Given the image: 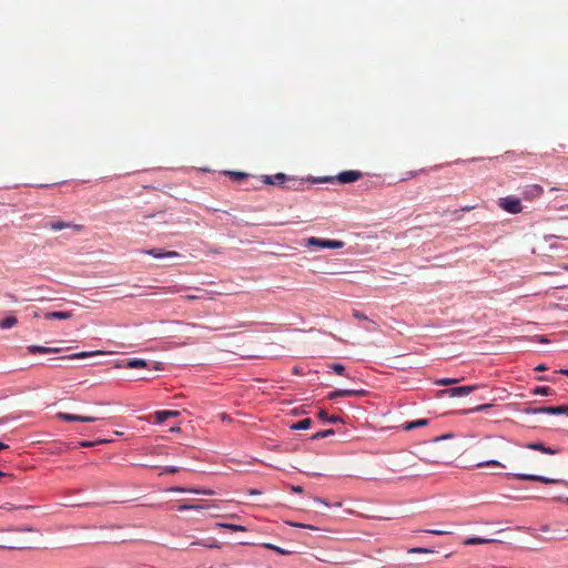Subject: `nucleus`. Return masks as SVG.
I'll return each mask as SVG.
<instances>
[{"instance_id": "nucleus-1", "label": "nucleus", "mask_w": 568, "mask_h": 568, "mask_svg": "<svg viewBox=\"0 0 568 568\" xmlns=\"http://www.w3.org/2000/svg\"><path fill=\"white\" fill-rule=\"evenodd\" d=\"M507 476L508 477H513V478H517V479H520V480H532V481H539V483H544V484H564V485H568V483L566 480L549 478V477L541 476V475L523 474V473L513 474L511 473V474H507Z\"/></svg>"}, {"instance_id": "nucleus-2", "label": "nucleus", "mask_w": 568, "mask_h": 568, "mask_svg": "<svg viewBox=\"0 0 568 568\" xmlns=\"http://www.w3.org/2000/svg\"><path fill=\"white\" fill-rule=\"evenodd\" d=\"M479 385H465V386H457L452 387L448 389H442L438 392V396L443 397L445 395H448L449 397H464L473 393L474 390L478 389Z\"/></svg>"}, {"instance_id": "nucleus-3", "label": "nucleus", "mask_w": 568, "mask_h": 568, "mask_svg": "<svg viewBox=\"0 0 568 568\" xmlns=\"http://www.w3.org/2000/svg\"><path fill=\"white\" fill-rule=\"evenodd\" d=\"M306 244L308 246H317L320 248H342L345 243L339 240H328V239H320V237H308L306 240Z\"/></svg>"}, {"instance_id": "nucleus-4", "label": "nucleus", "mask_w": 568, "mask_h": 568, "mask_svg": "<svg viewBox=\"0 0 568 568\" xmlns=\"http://www.w3.org/2000/svg\"><path fill=\"white\" fill-rule=\"evenodd\" d=\"M499 206L508 213L517 214L523 211V205L519 199L514 196H506L499 199Z\"/></svg>"}, {"instance_id": "nucleus-5", "label": "nucleus", "mask_w": 568, "mask_h": 568, "mask_svg": "<svg viewBox=\"0 0 568 568\" xmlns=\"http://www.w3.org/2000/svg\"><path fill=\"white\" fill-rule=\"evenodd\" d=\"M57 418L63 422H82V423H94L99 420L98 417L94 416H84V415H77V414H70V413H62L59 412L57 414Z\"/></svg>"}, {"instance_id": "nucleus-6", "label": "nucleus", "mask_w": 568, "mask_h": 568, "mask_svg": "<svg viewBox=\"0 0 568 568\" xmlns=\"http://www.w3.org/2000/svg\"><path fill=\"white\" fill-rule=\"evenodd\" d=\"M529 414H550V415H561L567 412V406H540L536 408H530L526 410Z\"/></svg>"}, {"instance_id": "nucleus-7", "label": "nucleus", "mask_w": 568, "mask_h": 568, "mask_svg": "<svg viewBox=\"0 0 568 568\" xmlns=\"http://www.w3.org/2000/svg\"><path fill=\"white\" fill-rule=\"evenodd\" d=\"M362 172L361 171H354V170H349V171H343L341 172L337 176H336V180L339 182V183H352V182H355L357 181L361 176H362Z\"/></svg>"}, {"instance_id": "nucleus-8", "label": "nucleus", "mask_w": 568, "mask_h": 568, "mask_svg": "<svg viewBox=\"0 0 568 568\" xmlns=\"http://www.w3.org/2000/svg\"><path fill=\"white\" fill-rule=\"evenodd\" d=\"M145 254L153 256L154 258L165 257H178L180 254L175 251H163L161 248H151L143 251Z\"/></svg>"}, {"instance_id": "nucleus-9", "label": "nucleus", "mask_w": 568, "mask_h": 568, "mask_svg": "<svg viewBox=\"0 0 568 568\" xmlns=\"http://www.w3.org/2000/svg\"><path fill=\"white\" fill-rule=\"evenodd\" d=\"M526 448L531 450H539L544 454L555 455L559 453V449L551 448L548 446H545V444L537 442V443H528L525 445Z\"/></svg>"}, {"instance_id": "nucleus-10", "label": "nucleus", "mask_w": 568, "mask_h": 568, "mask_svg": "<svg viewBox=\"0 0 568 568\" xmlns=\"http://www.w3.org/2000/svg\"><path fill=\"white\" fill-rule=\"evenodd\" d=\"M49 227L52 231H61V230H64V229H73L75 231H81L83 226L79 225V224H72V223L63 222V221H53V222H51L49 224Z\"/></svg>"}, {"instance_id": "nucleus-11", "label": "nucleus", "mask_w": 568, "mask_h": 568, "mask_svg": "<svg viewBox=\"0 0 568 568\" xmlns=\"http://www.w3.org/2000/svg\"><path fill=\"white\" fill-rule=\"evenodd\" d=\"M179 415V410H158L154 413V418L156 424H162L168 418L178 417Z\"/></svg>"}, {"instance_id": "nucleus-12", "label": "nucleus", "mask_w": 568, "mask_h": 568, "mask_svg": "<svg viewBox=\"0 0 568 568\" xmlns=\"http://www.w3.org/2000/svg\"><path fill=\"white\" fill-rule=\"evenodd\" d=\"M542 193H544V189L538 184L529 185L524 191L525 197L530 199V200L539 197Z\"/></svg>"}, {"instance_id": "nucleus-13", "label": "nucleus", "mask_w": 568, "mask_h": 568, "mask_svg": "<svg viewBox=\"0 0 568 568\" xmlns=\"http://www.w3.org/2000/svg\"><path fill=\"white\" fill-rule=\"evenodd\" d=\"M73 316L72 311H63V312H48L44 314L45 320H69Z\"/></svg>"}, {"instance_id": "nucleus-14", "label": "nucleus", "mask_w": 568, "mask_h": 568, "mask_svg": "<svg viewBox=\"0 0 568 568\" xmlns=\"http://www.w3.org/2000/svg\"><path fill=\"white\" fill-rule=\"evenodd\" d=\"M286 175L284 173H277L274 175H264L263 181L272 185H281L285 182Z\"/></svg>"}, {"instance_id": "nucleus-15", "label": "nucleus", "mask_w": 568, "mask_h": 568, "mask_svg": "<svg viewBox=\"0 0 568 568\" xmlns=\"http://www.w3.org/2000/svg\"><path fill=\"white\" fill-rule=\"evenodd\" d=\"M429 424V419L428 418H420V419H417V420H412V422H406L403 424V429L408 432V430H412V429H415V428H418V427H424V426H427Z\"/></svg>"}, {"instance_id": "nucleus-16", "label": "nucleus", "mask_w": 568, "mask_h": 568, "mask_svg": "<svg viewBox=\"0 0 568 568\" xmlns=\"http://www.w3.org/2000/svg\"><path fill=\"white\" fill-rule=\"evenodd\" d=\"M28 351L31 354H37V353L48 354V353H55L59 351V348L45 347V346H40V345H30V346H28Z\"/></svg>"}, {"instance_id": "nucleus-17", "label": "nucleus", "mask_w": 568, "mask_h": 568, "mask_svg": "<svg viewBox=\"0 0 568 568\" xmlns=\"http://www.w3.org/2000/svg\"><path fill=\"white\" fill-rule=\"evenodd\" d=\"M496 541L497 540L493 539V538L469 537L464 540V544L467 546H473V545L490 544V542H496Z\"/></svg>"}, {"instance_id": "nucleus-18", "label": "nucleus", "mask_w": 568, "mask_h": 568, "mask_svg": "<svg viewBox=\"0 0 568 568\" xmlns=\"http://www.w3.org/2000/svg\"><path fill=\"white\" fill-rule=\"evenodd\" d=\"M356 394H357V390H354V389H336L328 394V398L335 399L337 397H346V396H352V395H356Z\"/></svg>"}, {"instance_id": "nucleus-19", "label": "nucleus", "mask_w": 568, "mask_h": 568, "mask_svg": "<svg viewBox=\"0 0 568 568\" xmlns=\"http://www.w3.org/2000/svg\"><path fill=\"white\" fill-rule=\"evenodd\" d=\"M212 505L210 504H197V505H194V504H182L178 507V509L180 511H184V510H190V509H194V510H201V509H207V508H211Z\"/></svg>"}, {"instance_id": "nucleus-20", "label": "nucleus", "mask_w": 568, "mask_h": 568, "mask_svg": "<svg viewBox=\"0 0 568 568\" xmlns=\"http://www.w3.org/2000/svg\"><path fill=\"white\" fill-rule=\"evenodd\" d=\"M313 422L311 418H304L291 425V428L294 430H306L311 428Z\"/></svg>"}, {"instance_id": "nucleus-21", "label": "nucleus", "mask_w": 568, "mask_h": 568, "mask_svg": "<svg viewBox=\"0 0 568 568\" xmlns=\"http://www.w3.org/2000/svg\"><path fill=\"white\" fill-rule=\"evenodd\" d=\"M149 364L145 359L142 358H131L128 359L125 367L128 368H140V367H148Z\"/></svg>"}, {"instance_id": "nucleus-22", "label": "nucleus", "mask_w": 568, "mask_h": 568, "mask_svg": "<svg viewBox=\"0 0 568 568\" xmlns=\"http://www.w3.org/2000/svg\"><path fill=\"white\" fill-rule=\"evenodd\" d=\"M17 323H18V320L16 316H8L0 322V328L9 329V328L13 327Z\"/></svg>"}, {"instance_id": "nucleus-23", "label": "nucleus", "mask_w": 568, "mask_h": 568, "mask_svg": "<svg viewBox=\"0 0 568 568\" xmlns=\"http://www.w3.org/2000/svg\"><path fill=\"white\" fill-rule=\"evenodd\" d=\"M216 526L221 527V528H226V529H230L233 531H245L246 530V527H244L242 525H236V524L217 523Z\"/></svg>"}, {"instance_id": "nucleus-24", "label": "nucleus", "mask_w": 568, "mask_h": 568, "mask_svg": "<svg viewBox=\"0 0 568 568\" xmlns=\"http://www.w3.org/2000/svg\"><path fill=\"white\" fill-rule=\"evenodd\" d=\"M318 417L323 419L324 422L328 423H338L342 422V418L339 416H328V414L325 410H321L318 413Z\"/></svg>"}, {"instance_id": "nucleus-25", "label": "nucleus", "mask_w": 568, "mask_h": 568, "mask_svg": "<svg viewBox=\"0 0 568 568\" xmlns=\"http://www.w3.org/2000/svg\"><path fill=\"white\" fill-rule=\"evenodd\" d=\"M192 545H201L206 548H220V545L215 539L199 540V541L192 542Z\"/></svg>"}, {"instance_id": "nucleus-26", "label": "nucleus", "mask_w": 568, "mask_h": 568, "mask_svg": "<svg viewBox=\"0 0 568 568\" xmlns=\"http://www.w3.org/2000/svg\"><path fill=\"white\" fill-rule=\"evenodd\" d=\"M534 394L540 396H550L554 394V390L548 386H538L534 389Z\"/></svg>"}, {"instance_id": "nucleus-27", "label": "nucleus", "mask_w": 568, "mask_h": 568, "mask_svg": "<svg viewBox=\"0 0 568 568\" xmlns=\"http://www.w3.org/2000/svg\"><path fill=\"white\" fill-rule=\"evenodd\" d=\"M334 433H335L334 429L320 430L312 436V439L316 440V439L325 438L331 435H334Z\"/></svg>"}, {"instance_id": "nucleus-28", "label": "nucleus", "mask_w": 568, "mask_h": 568, "mask_svg": "<svg viewBox=\"0 0 568 568\" xmlns=\"http://www.w3.org/2000/svg\"><path fill=\"white\" fill-rule=\"evenodd\" d=\"M485 466H503L500 462L496 459H487L476 464V467L481 468Z\"/></svg>"}, {"instance_id": "nucleus-29", "label": "nucleus", "mask_w": 568, "mask_h": 568, "mask_svg": "<svg viewBox=\"0 0 568 568\" xmlns=\"http://www.w3.org/2000/svg\"><path fill=\"white\" fill-rule=\"evenodd\" d=\"M460 379L459 378H440L435 382L436 385H454L457 384Z\"/></svg>"}, {"instance_id": "nucleus-30", "label": "nucleus", "mask_w": 568, "mask_h": 568, "mask_svg": "<svg viewBox=\"0 0 568 568\" xmlns=\"http://www.w3.org/2000/svg\"><path fill=\"white\" fill-rule=\"evenodd\" d=\"M112 440L111 439H99V440H95V442H90V440H84V442H81L80 443V446L82 447H92L97 444H106V443H111Z\"/></svg>"}, {"instance_id": "nucleus-31", "label": "nucleus", "mask_w": 568, "mask_h": 568, "mask_svg": "<svg viewBox=\"0 0 568 568\" xmlns=\"http://www.w3.org/2000/svg\"><path fill=\"white\" fill-rule=\"evenodd\" d=\"M100 352H95V354H99ZM94 355V352H80L74 353L68 356V358L74 359V358H85L88 356Z\"/></svg>"}, {"instance_id": "nucleus-32", "label": "nucleus", "mask_w": 568, "mask_h": 568, "mask_svg": "<svg viewBox=\"0 0 568 568\" xmlns=\"http://www.w3.org/2000/svg\"><path fill=\"white\" fill-rule=\"evenodd\" d=\"M3 529H0V531H2ZM7 531H34V529L31 527V526H22V527H13V526H10L9 528L6 529Z\"/></svg>"}, {"instance_id": "nucleus-33", "label": "nucleus", "mask_w": 568, "mask_h": 568, "mask_svg": "<svg viewBox=\"0 0 568 568\" xmlns=\"http://www.w3.org/2000/svg\"><path fill=\"white\" fill-rule=\"evenodd\" d=\"M408 552H410V554H430V552H434V550L429 549V548H424V547H415V548H410L408 550Z\"/></svg>"}, {"instance_id": "nucleus-34", "label": "nucleus", "mask_w": 568, "mask_h": 568, "mask_svg": "<svg viewBox=\"0 0 568 568\" xmlns=\"http://www.w3.org/2000/svg\"><path fill=\"white\" fill-rule=\"evenodd\" d=\"M189 493H193V494H197V495H206V496H212L214 495V491L211 490V489H197V488H192L189 490Z\"/></svg>"}, {"instance_id": "nucleus-35", "label": "nucleus", "mask_w": 568, "mask_h": 568, "mask_svg": "<svg viewBox=\"0 0 568 568\" xmlns=\"http://www.w3.org/2000/svg\"><path fill=\"white\" fill-rule=\"evenodd\" d=\"M180 469H181V467H178V466H165V467H163L161 475L162 474H175Z\"/></svg>"}, {"instance_id": "nucleus-36", "label": "nucleus", "mask_w": 568, "mask_h": 568, "mask_svg": "<svg viewBox=\"0 0 568 568\" xmlns=\"http://www.w3.org/2000/svg\"><path fill=\"white\" fill-rule=\"evenodd\" d=\"M331 368L338 375H343L345 372V367L339 363H334Z\"/></svg>"}, {"instance_id": "nucleus-37", "label": "nucleus", "mask_w": 568, "mask_h": 568, "mask_svg": "<svg viewBox=\"0 0 568 568\" xmlns=\"http://www.w3.org/2000/svg\"><path fill=\"white\" fill-rule=\"evenodd\" d=\"M568 537L564 532L556 530V531H554V535L549 539L550 540H565Z\"/></svg>"}, {"instance_id": "nucleus-38", "label": "nucleus", "mask_w": 568, "mask_h": 568, "mask_svg": "<svg viewBox=\"0 0 568 568\" xmlns=\"http://www.w3.org/2000/svg\"><path fill=\"white\" fill-rule=\"evenodd\" d=\"M490 407H491V405H490V404H481V405H478V406H476V407H474V408L469 409L468 412H469V413L484 412V410H486V409H488V408H490Z\"/></svg>"}, {"instance_id": "nucleus-39", "label": "nucleus", "mask_w": 568, "mask_h": 568, "mask_svg": "<svg viewBox=\"0 0 568 568\" xmlns=\"http://www.w3.org/2000/svg\"><path fill=\"white\" fill-rule=\"evenodd\" d=\"M424 531L427 532V534L437 535V536L449 534V531L442 530V529H426Z\"/></svg>"}, {"instance_id": "nucleus-40", "label": "nucleus", "mask_w": 568, "mask_h": 568, "mask_svg": "<svg viewBox=\"0 0 568 568\" xmlns=\"http://www.w3.org/2000/svg\"><path fill=\"white\" fill-rule=\"evenodd\" d=\"M191 488H184V487H179V486H175V487H170L168 489V491L170 493H189Z\"/></svg>"}, {"instance_id": "nucleus-41", "label": "nucleus", "mask_w": 568, "mask_h": 568, "mask_svg": "<svg viewBox=\"0 0 568 568\" xmlns=\"http://www.w3.org/2000/svg\"><path fill=\"white\" fill-rule=\"evenodd\" d=\"M0 548H6V549H11V550H22V549H28L29 547L28 546H6V545H0Z\"/></svg>"}, {"instance_id": "nucleus-42", "label": "nucleus", "mask_w": 568, "mask_h": 568, "mask_svg": "<svg viewBox=\"0 0 568 568\" xmlns=\"http://www.w3.org/2000/svg\"><path fill=\"white\" fill-rule=\"evenodd\" d=\"M184 290L183 286H180V285H175V286H172L170 288H168V293H180Z\"/></svg>"}, {"instance_id": "nucleus-43", "label": "nucleus", "mask_w": 568, "mask_h": 568, "mask_svg": "<svg viewBox=\"0 0 568 568\" xmlns=\"http://www.w3.org/2000/svg\"><path fill=\"white\" fill-rule=\"evenodd\" d=\"M353 316L357 320H367V316L359 311H354Z\"/></svg>"}, {"instance_id": "nucleus-44", "label": "nucleus", "mask_w": 568, "mask_h": 568, "mask_svg": "<svg viewBox=\"0 0 568 568\" xmlns=\"http://www.w3.org/2000/svg\"><path fill=\"white\" fill-rule=\"evenodd\" d=\"M453 435L452 434H446V435H442V436H438V437H435L433 439L434 443H437V442H440V440H444V439H448V438H452Z\"/></svg>"}, {"instance_id": "nucleus-45", "label": "nucleus", "mask_w": 568, "mask_h": 568, "mask_svg": "<svg viewBox=\"0 0 568 568\" xmlns=\"http://www.w3.org/2000/svg\"><path fill=\"white\" fill-rule=\"evenodd\" d=\"M293 526L301 527V528H307V529H312V530H316L317 529L316 527H314L312 525L300 524V523L293 524Z\"/></svg>"}, {"instance_id": "nucleus-46", "label": "nucleus", "mask_w": 568, "mask_h": 568, "mask_svg": "<svg viewBox=\"0 0 568 568\" xmlns=\"http://www.w3.org/2000/svg\"><path fill=\"white\" fill-rule=\"evenodd\" d=\"M231 175L235 176L236 179H243L246 176L245 173L242 172H229Z\"/></svg>"}, {"instance_id": "nucleus-47", "label": "nucleus", "mask_w": 568, "mask_h": 568, "mask_svg": "<svg viewBox=\"0 0 568 568\" xmlns=\"http://www.w3.org/2000/svg\"><path fill=\"white\" fill-rule=\"evenodd\" d=\"M184 298L187 301H194V300L203 298V295H186Z\"/></svg>"}, {"instance_id": "nucleus-48", "label": "nucleus", "mask_w": 568, "mask_h": 568, "mask_svg": "<svg viewBox=\"0 0 568 568\" xmlns=\"http://www.w3.org/2000/svg\"><path fill=\"white\" fill-rule=\"evenodd\" d=\"M82 505L81 503H64L63 506H67V507H74V506H80Z\"/></svg>"}, {"instance_id": "nucleus-49", "label": "nucleus", "mask_w": 568, "mask_h": 568, "mask_svg": "<svg viewBox=\"0 0 568 568\" xmlns=\"http://www.w3.org/2000/svg\"><path fill=\"white\" fill-rule=\"evenodd\" d=\"M322 561L329 562V564H339L336 559H321Z\"/></svg>"}, {"instance_id": "nucleus-50", "label": "nucleus", "mask_w": 568, "mask_h": 568, "mask_svg": "<svg viewBox=\"0 0 568 568\" xmlns=\"http://www.w3.org/2000/svg\"><path fill=\"white\" fill-rule=\"evenodd\" d=\"M292 490L295 493H302L303 488L301 486H293Z\"/></svg>"}, {"instance_id": "nucleus-51", "label": "nucleus", "mask_w": 568, "mask_h": 568, "mask_svg": "<svg viewBox=\"0 0 568 568\" xmlns=\"http://www.w3.org/2000/svg\"><path fill=\"white\" fill-rule=\"evenodd\" d=\"M547 369V366L544 365V364H540L536 367V371H546Z\"/></svg>"}, {"instance_id": "nucleus-52", "label": "nucleus", "mask_w": 568, "mask_h": 568, "mask_svg": "<svg viewBox=\"0 0 568 568\" xmlns=\"http://www.w3.org/2000/svg\"><path fill=\"white\" fill-rule=\"evenodd\" d=\"M314 501L315 503H318V504H324L326 506H328V504L326 501H324L322 498H314Z\"/></svg>"}, {"instance_id": "nucleus-53", "label": "nucleus", "mask_w": 568, "mask_h": 568, "mask_svg": "<svg viewBox=\"0 0 568 568\" xmlns=\"http://www.w3.org/2000/svg\"><path fill=\"white\" fill-rule=\"evenodd\" d=\"M540 530L544 531V532H547L550 530L549 526L548 525H544L540 527Z\"/></svg>"}, {"instance_id": "nucleus-54", "label": "nucleus", "mask_w": 568, "mask_h": 568, "mask_svg": "<svg viewBox=\"0 0 568 568\" xmlns=\"http://www.w3.org/2000/svg\"><path fill=\"white\" fill-rule=\"evenodd\" d=\"M274 550L280 554H286V551L284 549H282L281 547H277V546L274 547Z\"/></svg>"}, {"instance_id": "nucleus-55", "label": "nucleus", "mask_w": 568, "mask_h": 568, "mask_svg": "<svg viewBox=\"0 0 568 568\" xmlns=\"http://www.w3.org/2000/svg\"><path fill=\"white\" fill-rule=\"evenodd\" d=\"M22 508L28 509V508H30V506H18V507L13 506V507H10L9 509L12 510V509H22Z\"/></svg>"}, {"instance_id": "nucleus-56", "label": "nucleus", "mask_w": 568, "mask_h": 568, "mask_svg": "<svg viewBox=\"0 0 568 568\" xmlns=\"http://www.w3.org/2000/svg\"><path fill=\"white\" fill-rule=\"evenodd\" d=\"M170 432H172V433L180 432V427L179 426L171 427Z\"/></svg>"}, {"instance_id": "nucleus-57", "label": "nucleus", "mask_w": 568, "mask_h": 568, "mask_svg": "<svg viewBox=\"0 0 568 568\" xmlns=\"http://www.w3.org/2000/svg\"><path fill=\"white\" fill-rule=\"evenodd\" d=\"M559 373L568 376V369L567 368L560 369Z\"/></svg>"}, {"instance_id": "nucleus-58", "label": "nucleus", "mask_w": 568, "mask_h": 568, "mask_svg": "<svg viewBox=\"0 0 568 568\" xmlns=\"http://www.w3.org/2000/svg\"><path fill=\"white\" fill-rule=\"evenodd\" d=\"M264 546H265L266 548H268V549H273V550H274V547H275V546H274V545H272V544H265Z\"/></svg>"}, {"instance_id": "nucleus-59", "label": "nucleus", "mask_w": 568, "mask_h": 568, "mask_svg": "<svg viewBox=\"0 0 568 568\" xmlns=\"http://www.w3.org/2000/svg\"><path fill=\"white\" fill-rule=\"evenodd\" d=\"M539 341H540L541 343H548V339H547L546 337H544V336H541V337L539 338Z\"/></svg>"}, {"instance_id": "nucleus-60", "label": "nucleus", "mask_w": 568, "mask_h": 568, "mask_svg": "<svg viewBox=\"0 0 568 568\" xmlns=\"http://www.w3.org/2000/svg\"><path fill=\"white\" fill-rule=\"evenodd\" d=\"M4 448H8V445L3 444V443H0V450L4 449Z\"/></svg>"}, {"instance_id": "nucleus-61", "label": "nucleus", "mask_w": 568, "mask_h": 568, "mask_svg": "<svg viewBox=\"0 0 568 568\" xmlns=\"http://www.w3.org/2000/svg\"><path fill=\"white\" fill-rule=\"evenodd\" d=\"M473 207H474V206H465V207H463L462 210H463V211H470Z\"/></svg>"}, {"instance_id": "nucleus-62", "label": "nucleus", "mask_w": 568, "mask_h": 568, "mask_svg": "<svg viewBox=\"0 0 568 568\" xmlns=\"http://www.w3.org/2000/svg\"><path fill=\"white\" fill-rule=\"evenodd\" d=\"M160 365H161V364H160V363H158V364L154 366V368H155V369H160Z\"/></svg>"}, {"instance_id": "nucleus-63", "label": "nucleus", "mask_w": 568, "mask_h": 568, "mask_svg": "<svg viewBox=\"0 0 568 568\" xmlns=\"http://www.w3.org/2000/svg\"><path fill=\"white\" fill-rule=\"evenodd\" d=\"M294 373L298 374L300 373L298 368H294Z\"/></svg>"}, {"instance_id": "nucleus-64", "label": "nucleus", "mask_w": 568, "mask_h": 568, "mask_svg": "<svg viewBox=\"0 0 568 568\" xmlns=\"http://www.w3.org/2000/svg\"><path fill=\"white\" fill-rule=\"evenodd\" d=\"M564 268H565L566 271H568V265H565V266H564Z\"/></svg>"}]
</instances>
